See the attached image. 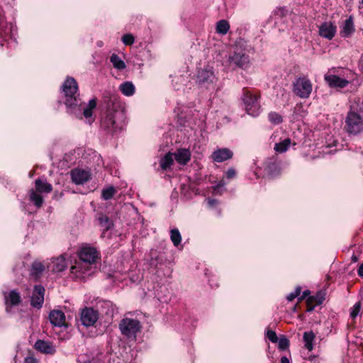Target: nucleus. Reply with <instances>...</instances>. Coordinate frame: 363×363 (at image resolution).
<instances>
[{"mask_svg": "<svg viewBox=\"0 0 363 363\" xmlns=\"http://www.w3.org/2000/svg\"><path fill=\"white\" fill-rule=\"evenodd\" d=\"M35 191L40 193H50L52 190L51 184L43 182L40 179H36L35 182Z\"/></svg>", "mask_w": 363, "mask_h": 363, "instance_id": "obj_23", "label": "nucleus"}, {"mask_svg": "<svg viewBox=\"0 0 363 363\" xmlns=\"http://www.w3.org/2000/svg\"><path fill=\"white\" fill-rule=\"evenodd\" d=\"M242 101L246 113L253 117H257L261 112V106L259 101V96L251 93L246 88L243 89Z\"/></svg>", "mask_w": 363, "mask_h": 363, "instance_id": "obj_5", "label": "nucleus"}, {"mask_svg": "<svg viewBox=\"0 0 363 363\" xmlns=\"http://www.w3.org/2000/svg\"><path fill=\"white\" fill-rule=\"evenodd\" d=\"M122 41L125 45H132L135 41V38L131 34H125L123 36Z\"/></svg>", "mask_w": 363, "mask_h": 363, "instance_id": "obj_43", "label": "nucleus"}, {"mask_svg": "<svg viewBox=\"0 0 363 363\" xmlns=\"http://www.w3.org/2000/svg\"><path fill=\"white\" fill-rule=\"evenodd\" d=\"M173 154L167 153L160 161V167L163 169H167L173 163Z\"/></svg>", "mask_w": 363, "mask_h": 363, "instance_id": "obj_30", "label": "nucleus"}, {"mask_svg": "<svg viewBox=\"0 0 363 363\" xmlns=\"http://www.w3.org/2000/svg\"><path fill=\"white\" fill-rule=\"evenodd\" d=\"M62 89L66 97V106L69 108L79 106L80 100L78 99V95H77L78 86L75 79L72 77H67L63 84Z\"/></svg>", "mask_w": 363, "mask_h": 363, "instance_id": "obj_4", "label": "nucleus"}, {"mask_svg": "<svg viewBox=\"0 0 363 363\" xmlns=\"http://www.w3.org/2000/svg\"><path fill=\"white\" fill-rule=\"evenodd\" d=\"M360 310H361V302L358 301L353 306V307L351 309V311H350L351 318L354 319L359 313Z\"/></svg>", "mask_w": 363, "mask_h": 363, "instance_id": "obj_40", "label": "nucleus"}, {"mask_svg": "<svg viewBox=\"0 0 363 363\" xmlns=\"http://www.w3.org/2000/svg\"><path fill=\"white\" fill-rule=\"evenodd\" d=\"M170 239L174 246H178L182 241V235L178 229H172L170 230Z\"/></svg>", "mask_w": 363, "mask_h": 363, "instance_id": "obj_33", "label": "nucleus"}, {"mask_svg": "<svg viewBox=\"0 0 363 363\" xmlns=\"http://www.w3.org/2000/svg\"><path fill=\"white\" fill-rule=\"evenodd\" d=\"M306 303H307V311L310 312V311H313V309L315 308V307L316 306L315 304V303H313V302L308 303V298H307Z\"/></svg>", "mask_w": 363, "mask_h": 363, "instance_id": "obj_47", "label": "nucleus"}, {"mask_svg": "<svg viewBox=\"0 0 363 363\" xmlns=\"http://www.w3.org/2000/svg\"><path fill=\"white\" fill-rule=\"evenodd\" d=\"M215 79L213 73L206 69V84H208V86L206 85V89H208V86H211L212 90L215 89V86L213 85Z\"/></svg>", "mask_w": 363, "mask_h": 363, "instance_id": "obj_36", "label": "nucleus"}, {"mask_svg": "<svg viewBox=\"0 0 363 363\" xmlns=\"http://www.w3.org/2000/svg\"><path fill=\"white\" fill-rule=\"evenodd\" d=\"M291 144V140L289 138L284 139L283 141L276 143L274 146V150L279 153L286 152Z\"/></svg>", "mask_w": 363, "mask_h": 363, "instance_id": "obj_27", "label": "nucleus"}, {"mask_svg": "<svg viewBox=\"0 0 363 363\" xmlns=\"http://www.w3.org/2000/svg\"><path fill=\"white\" fill-rule=\"evenodd\" d=\"M44 292L45 289L42 286H35L32 297L31 305L33 307L40 308H41L44 301Z\"/></svg>", "mask_w": 363, "mask_h": 363, "instance_id": "obj_15", "label": "nucleus"}, {"mask_svg": "<svg viewBox=\"0 0 363 363\" xmlns=\"http://www.w3.org/2000/svg\"><path fill=\"white\" fill-rule=\"evenodd\" d=\"M117 105L114 110L109 109L106 117L101 121V125L108 130L114 131L116 128H121V122L124 117L122 110L118 109Z\"/></svg>", "mask_w": 363, "mask_h": 363, "instance_id": "obj_6", "label": "nucleus"}, {"mask_svg": "<svg viewBox=\"0 0 363 363\" xmlns=\"http://www.w3.org/2000/svg\"><path fill=\"white\" fill-rule=\"evenodd\" d=\"M362 3L363 4V0H362Z\"/></svg>", "mask_w": 363, "mask_h": 363, "instance_id": "obj_55", "label": "nucleus"}, {"mask_svg": "<svg viewBox=\"0 0 363 363\" xmlns=\"http://www.w3.org/2000/svg\"><path fill=\"white\" fill-rule=\"evenodd\" d=\"M121 92L127 96H132L135 93V86L132 82H126L120 86Z\"/></svg>", "mask_w": 363, "mask_h": 363, "instance_id": "obj_25", "label": "nucleus"}, {"mask_svg": "<svg viewBox=\"0 0 363 363\" xmlns=\"http://www.w3.org/2000/svg\"><path fill=\"white\" fill-rule=\"evenodd\" d=\"M70 272L77 277L83 278L85 276L91 274L94 272V267L93 264H86L79 259V262H77L74 265L71 267Z\"/></svg>", "mask_w": 363, "mask_h": 363, "instance_id": "obj_9", "label": "nucleus"}, {"mask_svg": "<svg viewBox=\"0 0 363 363\" xmlns=\"http://www.w3.org/2000/svg\"><path fill=\"white\" fill-rule=\"evenodd\" d=\"M233 157V152L229 148H217L210 156V158L214 162H223Z\"/></svg>", "mask_w": 363, "mask_h": 363, "instance_id": "obj_10", "label": "nucleus"}, {"mask_svg": "<svg viewBox=\"0 0 363 363\" xmlns=\"http://www.w3.org/2000/svg\"><path fill=\"white\" fill-rule=\"evenodd\" d=\"M277 342L279 349L281 350H286L289 347V340L285 336L278 338Z\"/></svg>", "mask_w": 363, "mask_h": 363, "instance_id": "obj_39", "label": "nucleus"}, {"mask_svg": "<svg viewBox=\"0 0 363 363\" xmlns=\"http://www.w3.org/2000/svg\"><path fill=\"white\" fill-rule=\"evenodd\" d=\"M35 348L45 354H53L55 352V347L50 342L41 340L35 342Z\"/></svg>", "mask_w": 363, "mask_h": 363, "instance_id": "obj_18", "label": "nucleus"}, {"mask_svg": "<svg viewBox=\"0 0 363 363\" xmlns=\"http://www.w3.org/2000/svg\"><path fill=\"white\" fill-rule=\"evenodd\" d=\"M218 204V201L216 199H209L208 201V207L211 208L216 207Z\"/></svg>", "mask_w": 363, "mask_h": 363, "instance_id": "obj_46", "label": "nucleus"}, {"mask_svg": "<svg viewBox=\"0 0 363 363\" xmlns=\"http://www.w3.org/2000/svg\"><path fill=\"white\" fill-rule=\"evenodd\" d=\"M50 323L57 327L65 326V315L62 311L54 310L50 312Z\"/></svg>", "mask_w": 363, "mask_h": 363, "instance_id": "obj_16", "label": "nucleus"}, {"mask_svg": "<svg viewBox=\"0 0 363 363\" xmlns=\"http://www.w3.org/2000/svg\"><path fill=\"white\" fill-rule=\"evenodd\" d=\"M216 32L220 35H225L230 29V24L226 20H220L216 23Z\"/></svg>", "mask_w": 363, "mask_h": 363, "instance_id": "obj_24", "label": "nucleus"}, {"mask_svg": "<svg viewBox=\"0 0 363 363\" xmlns=\"http://www.w3.org/2000/svg\"><path fill=\"white\" fill-rule=\"evenodd\" d=\"M273 169H277V165L275 164H271L267 166V170L269 173H271Z\"/></svg>", "mask_w": 363, "mask_h": 363, "instance_id": "obj_51", "label": "nucleus"}, {"mask_svg": "<svg viewBox=\"0 0 363 363\" xmlns=\"http://www.w3.org/2000/svg\"><path fill=\"white\" fill-rule=\"evenodd\" d=\"M301 291V287L297 286L294 291L290 293L287 296V297H286L287 300L289 301H292L294 299H295L296 297H298L300 295Z\"/></svg>", "mask_w": 363, "mask_h": 363, "instance_id": "obj_42", "label": "nucleus"}, {"mask_svg": "<svg viewBox=\"0 0 363 363\" xmlns=\"http://www.w3.org/2000/svg\"><path fill=\"white\" fill-rule=\"evenodd\" d=\"M98 319V313L93 308H85L81 313V320L84 325H93Z\"/></svg>", "mask_w": 363, "mask_h": 363, "instance_id": "obj_12", "label": "nucleus"}, {"mask_svg": "<svg viewBox=\"0 0 363 363\" xmlns=\"http://www.w3.org/2000/svg\"><path fill=\"white\" fill-rule=\"evenodd\" d=\"M352 259H353V260H354V262H356V261L357 260V257H354Z\"/></svg>", "mask_w": 363, "mask_h": 363, "instance_id": "obj_53", "label": "nucleus"}, {"mask_svg": "<svg viewBox=\"0 0 363 363\" xmlns=\"http://www.w3.org/2000/svg\"><path fill=\"white\" fill-rule=\"evenodd\" d=\"M21 301V297L19 294L16 291H11L7 296H6V303L11 305H18Z\"/></svg>", "mask_w": 363, "mask_h": 363, "instance_id": "obj_26", "label": "nucleus"}, {"mask_svg": "<svg viewBox=\"0 0 363 363\" xmlns=\"http://www.w3.org/2000/svg\"><path fill=\"white\" fill-rule=\"evenodd\" d=\"M310 294V291L309 290H305L303 292V294L301 296H300L298 298V301H301L302 300H303L305 298H306L308 295Z\"/></svg>", "mask_w": 363, "mask_h": 363, "instance_id": "obj_48", "label": "nucleus"}, {"mask_svg": "<svg viewBox=\"0 0 363 363\" xmlns=\"http://www.w3.org/2000/svg\"><path fill=\"white\" fill-rule=\"evenodd\" d=\"M110 60L116 69H124L126 67L125 62L116 54H112Z\"/></svg>", "mask_w": 363, "mask_h": 363, "instance_id": "obj_28", "label": "nucleus"}, {"mask_svg": "<svg viewBox=\"0 0 363 363\" xmlns=\"http://www.w3.org/2000/svg\"><path fill=\"white\" fill-rule=\"evenodd\" d=\"M345 131L350 135H357L363 133V115L359 111L350 110L345 120Z\"/></svg>", "mask_w": 363, "mask_h": 363, "instance_id": "obj_2", "label": "nucleus"}, {"mask_svg": "<svg viewBox=\"0 0 363 363\" xmlns=\"http://www.w3.org/2000/svg\"><path fill=\"white\" fill-rule=\"evenodd\" d=\"M268 118L274 125H279L283 122L282 116L274 111H272L268 114Z\"/></svg>", "mask_w": 363, "mask_h": 363, "instance_id": "obj_34", "label": "nucleus"}, {"mask_svg": "<svg viewBox=\"0 0 363 363\" xmlns=\"http://www.w3.org/2000/svg\"><path fill=\"white\" fill-rule=\"evenodd\" d=\"M267 337L273 343L278 342V337L273 330H268L266 334Z\"/></svg>", "mask_w": 363, "mask_h": 363, "instance_id": "obj_44", "label": "nucleus"}, {"mask_svg": "<svg viewBox=\"0 0 363 363\" xmlns=\"http://www.w3.org/2000/svg\"><path fill=\"white\" fill-rule=\"evenodd\" d=\"M357 274L359 277H363V263L360 264V266L358 268Z\"/></svg>", "mask_w": 363, "mask_h": 363, "instance_id": "obj_50", "label": "nucleus"}, {"mask_svg": "<svg viewBox=\"0 0 363 363\" xmlns=\"http://www.w3.org/2000/svg\"><path fill=\"white\" fill-rule=\"evenodd\" d=\"M361 60L363 61V54L361 56Z\"/></svg>", "mask_w": 363, "mask_h": 363, "instance_id": "obj_54", "label": "nucleus"}, {"mask_svg": "<svg viewBox=\"0 0 363 363\" xmlns=\"http://www.w3.org/2000/svg\"><path fill=\"white\" fill-rule=\"evenodd\" d=\"M24 363H38V362L33 357H28L25 359Z\"/></svg>", "mask_w": 363, "mask_h": 363, "instance_id": "obj_49", "label": "nucleus"}, {"mask_svg": "<svg viewBox=\"0 0 363 363\" xmlns=\"http://www.w3.org/2000/svg\"><path fill=\"white\" fill-rule=\"evenodd\" d=\"M99 220L101 227L104 228L105 230H108L112 226V222L106 216L101 215L99 218Z\"/></svg>", "mask_w": 363, "mask_h": 363, "instance_id": "obj_37", "label": "nucleus"}, {"mask_svg": "<svg viewBox=\"0 0 363 363\" xmlns=\"http://www.w3.org/2000/svg\"><path fill=\"white\" fill-rule=\"evenodd\" d=\"M288 11L285 7H279L275 11V15L283 18L287 15Z\"/></svg>", "mask_w": 363, "mask_h": 363, "instance_id": "obj_45", "label": "nucleus"}, {"mask_svg": "<svg viewBox=\"0 0 363 363\" xmlns=\"http://www.w3.org/2000/svg\"><path fill=\"white\" fill-rule=\"evenodd\" d=\"M336 33V26L332 22H324L319 27V35L325 38L331 40Z\"/></svg>", "mask_w": 363, "mask_h": 363, "instance_id": "obj_14", "label": "nucleus"}, {"mask_svg": "<svg viewBox=\"0 0 363 363\" xmlns=\"http://www.w3.org/2000/svg\"><path fill=\"white\" fill-rule=\"evenodd\" d=\"M354 32V22L352 16H350L344 22L340 35L342 38H348Z\"/></svg>", "mask_w": 363, "mask_h": 363, "instance_id": "obj_19", "label": "nucleus"}, {"mask_svg": "<svg viewBox=\"0 0 363 363\" xmlns=\"http://www.w3.org/2000/svg\"><path fill=\"white\" fill-rule=\"evenodd\" d=\"M116 190L114 187L110 186L107 189H103L102 191V197L105 200H108L111 199L113 195L116 194Z\"/></svg>", "mask_w": 363, "mask_h": 363, "instance_id": "obj_38", "label": "nucleus"}, {"mask_svg": "<svg viewBox=\"0 0 363 363\" xmlns=\"http://www.w3.org/2000/svg\"><path fill=\"white\" fill-rule=\"evenodd\" d=\"M119 328L123 335L129 338H135L136 333L140 331L141 325L136 319L124 318L119 324Z\"/></svg>", "mask_w": 363, "mask_h": 363, "instance_id": "obj_7", "label": "nucleus"}, {"mask_svg": "<svg viewBox=\"0 0 363 363\" xmlns=\"http://www.w3.org/2000/svg\"><path fill=\"white\" fill-rule=\"evenodd\" d=\"M29 195L30 199L34 203V204L38 208L40 207L43 202L42 196L33 189L30 191Z\"/></svg>", "mask_w": 363, "mask_h": 363, "instance_id": "obj_32", "label": "nucleus"}, {"mask_svg": "<svg viewBox=\"0 0 363 363\" xmlns=\"http://www.w3.org/2000/svg\"><path fill=\"white\" fill-rule=\"evenodd\" d=\"M324 300H325V296L320 291L318 292L315 296L308 297V303L313 302L317 306L322 304Z\"/></svg>", "mask_w": 363, "mask_h": 363, "instance_id": "obj_35", "label": "nucleus"}, {"mask_svg": "<svg viewBox=\"0 0 363 363\" xmlns=\"http://www.w3.org/2000/svg\"><path fill=\"white\" fill-rule=\"evenodd\" d=\"M78 255L81 261L84 262L86 264L94 265L99 259V254L96 250L89 246L82 247Z\"/></svg>", "mask_w": 363, "mask_h": 363, "instance_id": "obj_8", "label": "nucleus"}, {"mask_svg": "<svg viewBox=\"0 0 363 363\" xmlns=\"http://www.w3.org/2000/svg\"><path fill=\"white\" fill-rule=\"evenodd\" d=\"M67 267L65 259L63 256H60L52 260L51 265H47V268H50L52 272H59L63 271Z\"/></svg>", "mask_w": 363, "mask_h": 363, "instance_id": "obj_17", "label": "nucleus"}, {"mask_svg": "<svg viewBox=\"0 0 363 363\" xmlns=\"http://www.w3.org/2000/svg\"><path fill=\"white\" fill-rule=\"evenodd\" d=\"M71 177L74 184H82L91 179V174L88 171L74 169L71 171Z\"/></svg>", "mask_w": 363, "mask_h": 363, "instance_id": "obj_13", "label": "nucleus"}, {"mask_svg": "<svg viewBox=\"0 0 363 363\" xmlns=\"http://www.w3.org/2000/svg\"><path fill=\"white\" fill-rule=\"evenodd\" d=\"M324 79L330 88L342 89L349 84V81L340 78V77L327 73L324 76Z\"/></svg>", "mask_w": 363, "mask_h": 363, "instance_id": "obj_11", "label": "nucleus"}, {"mask_svg": "<svg viewBox=\"0 0 363 363\" xmlns=\"http://www.w3.org/2000/svg\"><path fill=\"white\" fill-rule=\"evenodd\" d=\"M96 106V100L92 99L89 101L88 106L83 109V115L86 118H89L92 116V111Z\"/></svg>", "mask_w": 363, "mask_h": 363, "instance_id": "obj_29", "label": "nucleus"}, {"mask_svg": "<svg viewBox=\"0 0 363 363\" xmlns=\"http://www.w3.org/2000/svg\"><path fill=\"white\" fill-rule=\"evenodd\" d=\"M313 84L309 78L306 75L296 77L292 82V91L296 96L306 99L312 93Z\"/></svg>", "mask_w": 363, "mask_h": 363, "instance_id": "obj_3", "label": "nucleus"}, {"mask_svg": "<svg viewBox=\"0 0 363 363\" xmlns=\"http://www.w3.org/2000/svg\"><path fill=\"white\" fill-rule=\"evenodd\" d=\"M175 160L180 164H186L190 160V152L186 149L178 150L174 153Z\"/></svg>", "mask_w": 363, "mask_h": 363, "instance_id": "obj_20", "label": "nucleus"}, {"mask_svg": "<svg viewBox=\"0 0 363 363\" xmlns=\"http://www.w3.org/2000/svg\"><path fill=\"white\" fill-rule=\"evenodd\" d=\"M281 363H290L289 358L286 356L281 358Z\"/></svg>", "mask_w": 363, "mask_h": 363, "instance_id": "obj_52", "label": "nucleus"}, {"mask_svg": "<svg viewBox=\"0 0 363 363\" xmlns=\"http://www.w3.org/2000/svg\"><path fill=\"white\" fill-rule=\"evenodd\" d=\"M315 337V335L313 331H306L303 333L304 346L308 351H311L313 349V342Z\"/></svg>", "mask_w": 363, "mask_h": 363, "instance_id": "obj_21", "label": "nucleus"}, {"mask_svg": "<svg viewBox=\"0 0 363 363\" xmlns=\"http://www.w3.org/2000/svg\"><path fill=\"white\" fill-rule=\"evenodd\" d=\"M247 43L243 39L236 40L233 50L229 53L228 62L233 69H248L251 66V59L249 55Z\"/></svg>", "mask_w": 363, "mask_h": 363, "instance_id": "obj_1", "label": "nucleus"}, {"mask_svg": "<svg viewBox=\"0 0 363 363\" xmlns=\"http://www.w3.org/2000/svg\"><path fill=\"white\" fill-rule=\"evenodd\" d=\"M46 266L40 261H35L31 266L30 274L35 278L38 277L45 269Z\"/></svg>", "mask_w": 363, "mask_h": 363, "instance_id": "obj_22", "label": "nucleus"}, {"mask_svg": "<svg viewBox=\"0 0 363 363\" xmlns=\"http://www.w3.org/2000/svg\"><path fill=\"white\" fill-rule=\"evenodd\" d=\"M236 170L233 167H230L224 173L223 179H227L228 180L233 179L236 177Z\"/></svg>", "mask_w": 363, "mask_h": 363, "instance_id": "obj_41", "label": "nucleus"}, {"mask_svg": "<svg viewBox=\"0 0 363 363\" xmlns=\"http://www.w3.org/2000/svg\"><path fill=\"white\" fill-rule=\"evenodd\" d=\"M225 182L223 179L220 180L218 184L212 186V194L214 195H221L225 190Z\"/></svg>", "mask_w": 363, "mask_h": 363, "instance_id": "obj_31", "label": "nucleus"}]
</instances>
